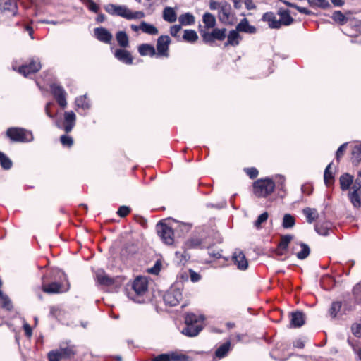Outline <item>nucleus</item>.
I'll use <instances>...</instances> for the list:
<instances>
[{
	"label": "nucleus",
	"instance_id": "obj_34",
	"mask_svg": "<svg viewBox=\"0 0 361 361\" xmlns=\"http://www.w3.org/2000/svg\"><path fill=\"white\" fill-rule=\"evenodd\" d=\"M279 15L281 18L279 19V22L281 23V26L283 25H290L293 22V18L290 15V11L288 10H280L279 11Z\"/></svg>",
	"mask_w": 361,
	"mask_h": 361
},
{
	"label": "nucleus",
	"instance_id": "obj_44",
	"mask_svg": "<svg viewBox=\"0 0 361 361\" xmlns=\"http://www.w3.org/2000/svg\"><path fill=\"white\" fill-rule=\"evenodd\" d=\"M342 304L341 302L336 301L333 302L329 310V313L331 318H336L338 313L340 312Z\"/></svg>",
	"mask_w": 361,
	"mask_h": 361
},
{
	"label": "nucleus",
	"instance_id": "obj_28",
	"mask_svg": "<svg viewBox=\"0 0 361 361\" xmlns=\"http://www.w3.org/2000/svg\"><path fill=\"white\" fill-rule=\"evenodd\" d=\"M302 213L305 216L307 223L312 224L319 216L317 210L314 208L305 207L302 209Z\"/></svg>",
	"mask_w": 361,
	"mask_h": 361
},
{
	"label": "nucleus",
	"instance_id": "obj_26",
	"mask_svg": "<svg viewBox=\"0 0 361 361\" xmlns=\"http://www.w3.org/2000/svg\"><path fill=\"white\" fill-rule=\"evenodd\" d=\"M138 52L141 56H149L151 57L156 54L153 45L149 44H142L138 47Z\"/></svg>",
	"mask_w": 361,
	"mask_h": 361
},
{
	"label": "nucleus",
	"instance_id": "obj_59",
	"mask_svg": "<svg viewBox=\"0 0 361 361\" xmlns=\"http://www.w3.org/2000/svg\"><path fill=\"white\" fill-rule=\"evenodd\" d=\"M245 171L247 173V175L251 178L253 179L256 178L258 175V171L256 168L251 167V168H247L245 169Z\"/></svg>",
	"mask_w": 361,
	"mask_h": 361
},
{
	"label": "nucleus",
	"instance_id": "obj_42",
	"mask_svg": "<svg viewBox=\"0 0 361 361\" xmlns=\"http://www.w3.org/2000/svg\"><path fill=\"white\" fill-rule=\"evenodd\" d=\"M185 42L193 43L198 39L197 32L193 30H185L183 36Z\"/></svg>",
	"mask_w": 361,
	"mask_h": 361
},
{
	"label": "nucleus",
	"instance_id": "obj_43",
	"mask_svg": "<svg viewBox=\"0 0 361 361\" xmlns=\"http://www.w3.org/2000/svg\"><path fill=\"white\" fill-rule=\"evenodd\" d=\"M0 164L4 170H8L12 167V161L3 152H0Z\"/></svg>",
	"mask_w": 361,
	"mask_h": 361
},
{
	"label": "nucleus",
	"instance_id": "obj_48",
	"mask_svg": "<svg viewBox=\"0 0 361 361\" xmlns=\"http://www.w3.org/2000/svg\"><path fill=\"white\" fill-rule=\"evenodd\" d=\"M61 358H71L75 355V352L72 348L67 347L58 350Z\"/></svg>",
	"mask_w": 361,
	"mask_h": 361
},
{
	"label": "nucleus",
	"instance_id": "obj_62",
	"mask_svg": "<svg viewBox=\"0 0 361 361\" xmlns=\"http://www.w3.org/2000/svg\"><path fill=\"white\" fill-rule=\"evenodd\" d=\"M348 143L345 142V143H343V145H341L338 149H337L336 151V159L338 161L340 157L343 155V152L344 150L346 148V146H347Z\"/></svg>",
	"mask_w": 361,
	"mask_h": 361
},
{
	"label": "nucleus",
	"instance_id": "obj_19",
	"mask_svg": "<svg viewBox=\"0 0 361 361\" xmlns=\"http://www.w3.org/2000/svg\"><path fill=\"white\" fill-rule=\"evenodd\" d=\"M76 116L75 114L72 111H66L64 113V127L63 129L66 133H69L72 130L75 125Z\"/></svg>",
	"mask_w": 361,
	"mask_h": 361
},
{
	"label": "nucleus",
	"instance_id": "obj_24",
	"mask_svg": "<svg viewBox=\"0 0 361 361\" xmlns=\"http://www.w3.org/2000/svg\"><path fill=\"white\" fill-rule=\"evenodd\" d=\"M242 39L241 36L239 35V32L237 30H232L229 32L227 36V42L225 43V46L231 45L236 47L239 44L240 41Z\"/></svg>",
	"mask_w": 361,
	"mask_h": 361
},
{
	"label": "nucleus",
	"instance_id": "obj_64",
	"mask_svg": "<svg viewBox=\"0 0 361 361\" xmlns=\"http://www.w3.org/2000/svg\"><path fill=\"white\" fill-rule=\"evenodd\" d=\"M23 329L25 331V334L27 337L30 338L31 337L32 334V331L31 326L27 323L25 322L23 324Z\"/></svg>",
	"mask_w": 361,
	"mask_h": 361
},
{
	"label": "nucleus",
	"instance_id": "obj_46",
	"mask_svg": "<svg viewBox=\"0 0 361 361\" xmlns=\"http://www.w3.org/2000/svg\"><path fill=\"white\" fill-rule=\"evenodd\" d=\"M279 180L277 181V185H276V187L278 188L279 192L278 195L281 197V198L285 196L286 192H285V178L283 176H278Z\"/></svg>",
	"mask_w": 361,
	"mask_h": 361
},
{
	"label": "nucleus",
	"instance_id": "obj_4",
	"mask_svg": "<svg viewBox=\"0 0 361 361\" xmlns=\"http://www.w3.org/2000/svg\"><path fill=\"white\" fill-rule=\"evenodd\" d=\"M7 137L15 142H30L34 139L31 131L23 128L11 127L6 130Z\"/></svg>",
	"mask_w": 361,
	"mask_h": 361
},
{
	"label": "nucleus",
	"instance_id": "obj_1",
	"mask_svg": "<svg viewBox=\"0 0 361 361\" xmlns=\"http://www.w3.org/2000/svg\"><path fill=\"white\" fill-rule=\"evenodd\" d=\"M148 281L146 277L137 276L132 283V290L128 293V297L137 303H143L147 298Z\"/></svg>",
	"mask_w": 361,
	"mask_h": 361
},
{
	"label": "nucleus",
	"instance_id": "obj_33",
	"mask_svg": "<svg viewBox=\"0 0 361 361\" xmlns=\"http://www.w3.org/2000/svg\"><path fill=\"white\" fill-rule=\"evenodd\" d=\"M116 39L120 47L123 48L129 47V38L125 31H118L116 34Z\"/></svg>",
	"mask_w": 361,
	"mask_h": 361
},
{
	"label": "nucleus",
	"instance_id": "obj_55",
	"mask_svg": "<svg viewBox=\"0 0 361 361\" xmlns=\"http://www.w3.org/2000/svg\"><path fill=\"white\" fill-rule=\"evenodd\" d=\"M351 331L355 336L361 338V324H353L351 326Z\"/></svg>",
	"mask_w": 361,
	"mask_h": 361
},
{
	"label": "nucleus",
	"instance_id": "obj_61",
	"mask_svg": "<svg viewBox=\"0 0 361 361\" xmlns=\"http://www.w3.org/2000/svg\"><path fill=\"white\" fill-rule=\"evenodd\" d=\"M181 30V25H174L170 27V34L173 37H177L178 32Z\"/></svg>",
	"mask_w": 361,
	"mask_h": 361
},
{
	"label": "nucleus",
	"instance_id": "obj_10",
	"mask_svg": "<svg viewBox=\"0 0 361 361\" xmlns=\"http://www.w3.org/2000/svg\"><path fill=\"white\" fill-rule=\"evenodd\" d=\"M151 361H190V357L176 352L160 354L153 357Z\"/></svg>",
	"mask_w": 361,
	"mask_h": 361
},
{
	"label": "nucleus",
	"instance_id": "obj_12",
	"mask_svg": "<svg viewBox=\"0 0 361 361\" xmlns=\"http://www.w3.org/2000/svg\"><path fill=\"white\" fill-rule=\"evenodd\" d=\"M51 90L59 105L62 108H65L67 105V102L66 98V93L64 89L54 84L51 86Z\"/></svg>",
	"mask_w": 361,
	"mask_h": 361
},
{
	"label": "nucleus",
	"instance_id": "obj_49",
	"mask_svg": "<svg viewBox=\"0 0 361 361\" xmlns=\"http://www.w3.org/2000/svg\"><path fill=\"white\" fill-rule=\"evenodd\" d=\"M293 239V236L291 235H285L281 236V241L279 244V247L281 250H287L288 246Z\"/></svg>",
	"mask_w": 361,
	"mask_h": 361
},
{
	"label": "nucleus",
	"instance_id": "obj_27",
	"mask_svg": "<svg viewBox=\"0 0 361 361\" xmlns=\"http://www.w3.org/2000/svg\"><path fill=\"white\" fill-rule=\"evenodd\" d=\"M341 189L345 191L350 188V186L353 182V176L348 173H344L339 178Z\"/></svg>",
	"mask_w": 361,
	"mask_h": 361
},
{
	"label": "nucleus",
	"instance_id": "obj_39",
	"mask_svg": "<svg viewBox=\"0 0 361 361\" xmlns=\"http://www.w3.org/2000/svg\"><path fill=\"white\" fill-rule=\"evenodd\" d=\"M97 279L99 284L109 286L114 283V279L106 275L104 271H98L97 273Z\"/></svg>",
	"mask_w": 361,
	"mask_h": 361
},
{
	"label": "nucleus",
	"instance_id": "obj_54",
	"mask_svg": "<svg viewBox=\"0 0 361 361\" xmlns=\"http://www.w3.org/2000/svg\"><path fill=\"white\" fill-rule=\"evenodd\" d=\"M60 141L61 144L66 147H71L73 144V138L71 136L66 135H61L60 137Z\"/></svg>",
	"mask_w": 361,
	"mask_h": 361
},
{
	"label": "nucleus",
	"instance_id": "obj_60",
	"mask_svg": "<svg viewBox=\"0 0 361 361\" xmlns=\"http://www.w3.org/2000/svg\"><path fill=\"white\" fill-rule=\"evenodd\" d=\"M48 358L49 361H59L61 359L58 350L50 352L48 354Z\"/></svg>",
	"mask_w": 361,
	"mask_h": 361
},
{
	"label": "nucleus",
	"instance_id": "obj_38",
	"mask_svg": "<svg viewBox=\"0 0 361 361\" xmlns=\"http://www.w3.org/2000/svg\"><path fill=\"white\" fill-rule=\"evenodd\" d=\"M315 231L321 235H328L330 230V226L328 222L324 223H317L314 225Z\"/></svg>",
	"mask_w": 361,
	"mask_h": 361
},
{
	"label": "nucleus",
	"instance_id": "obj_11",
	"mask_svg": "<svg viewBox=\"0 0 361 361\" xmlns=\"http://www.w3.org/2000/svg\"><path fill=\"white\" fill-rule=\"evenodd\" d=\"M42 290L44 293L54 294V293H61L66 292L69 289V284L67 282L66 286H63L58 282H51L50 283H42Z\"/></svg>",
	"mask_w": 361,
	"mask_h": 361
},
{
	"label": "nucleus",
	"instance_id": "obj_51",
	"mask_svg": "<svg viewBox=\"0 0 361 361\" xmlns=\"http://www.w3.org/2000/svg\"><path fill=\"white\" fill-rule=\"evenodd\" d=\"M349 198L354 207H357L360 205L359 192L352 191L349 193Z\"/></svg>",
	"mask_w": 361,
	"mask_h": 361
},
{
	"label": "nucleus",
	"instance_id": "obj_31",
	"mask_svg": "<svg viewBox=\"0 0 361 361\" xmlns=\"http://www.w3.org/2000/svg\"><path fill=\"white\" fill-rule=\"evenodd\" d=\"M202 22L206 29L214 28L216 24L215 16L210 13H205L202 16Z\"/></svg>",
	"mask_w": 361,
	"mask_h": 361
},
{
	"label": "nucleus",
	"instance_id": "obj_40",
	"mask_svg": "<svg viewBox=\"0 0 361 361\" xmlns=\"http://www.w3.org/2000/svg\"><path fill=\"white\" fill-rule=\"evenodd\" d=\"M332 163H330L325 169L324 173V181L326 186H331L334 180V176L330 171Z\"/></svg>",
	"mask_w": 361,
	"mask_h": 361
},
{
	"label": "nucleus",
	"instance_id": "obj_32",
	"mask_svg": "<svg viewBox=\"0 0 361 361\" xmlns=\"http://www.w3.org/2000/svg\"><path fill=\"white\" fill-rule=\"evenodd\" d=\"M204 317L203 315H197L194 313H187L185 317V324H202Z\"/></svg>",
	"mask_w": 361,
	"mask_h": 361
},
{
	"label": "nucleus",
	"instance_id": "obj_5",
	"mask_svg": "<svg viewBox=\"0 0 361 361\" xmlns=\"http://www.w3.org/2000/svg\"><path fill=\"white\" fill-rule=\"evenodd\" d=\"M183 298L182 290L176 286H171L164 295V301L166 305L174 307L178 305Z\"/></svg>",
	"mask_w": 361,
	"mask_h": 361
},
{
	"label": "nucleus",
	"instance_id": "obj_57",
	"mask_svg": "<svg viewBox=\"0 0 361 361\" xmlns=\"http://www.w3.org/2000/svg\"><path fill=\"white\" fill-rule=\"evenodd\" d=\"M224 1L218 2L214 0H210L209 1V8L212 11L214 10H220L222 7V5L224 4Z\"/></svg>",
	"mask_w": 361,
	"mask_h": 361
},
{
	"label": "nucleus",
	"instance_id": "obj_8",
	"mask_svg": "<svg viewBox=\"0 0 361 361\" xmlns=\"http://www.w3.org/2000/svg\"><path fill=\"white\" fill-rule=\"evenodd\" d=\"M41 67L42 66L39 59H31L28 63L20 66L18 71L25 77H27L30 74L38 72Z\"/></svg>",
	"mask_w": 361,
	"mask_h": 361
},
{
	"label": "nucleus",
	"instance_id": "obj_29",
	"mask_svg": "<svg viewBox=\"0 0 361 361\" xmlns=\"http://www.w3.org/2000/svg\"><path fill=\"white\" fill-rule=\"evenodd\" d=\"M231 349V342L226 341L220 345L215 351V357L221 359L226 357Z\"/></svg>",
	"mask_w": 361,
	"mask_h": 361
},
{
	"label": "nucleus",
	"instance_id": "obj_45",
	"mask_svg": "<svg viewBox=\"0 0 361 361\" xmlns=\"http://www.w3.org/2000/svg\"><path fill=\"white\" fill-rule=\"evenodd\" d=\"M308 2L312 7H319L325 9L331 6L327 0H309Z\"/></svg>",
	"mask_w": 361,
	"mask_h": 361
},
{
	"label": "nucleus",
	"instance_id": "obj_50",
	"mask_svg": "<svg viewBox=\"0 0 361 361\" xmlns=\"http://www.w3.org/2000/svg\"><path fill=\"white\" fill-rule=\"evenodd\" d=\"M0 298L2 301L1 307L8 311H11L13 309V304L10 298L4 293L1 295Z\"/></svg>",
	"mask_w": 361,
	"mask_h": 361
},
{
	"label": "nucleus",
	"instance_id": "obj_18",
	"mask_svg": "<svg viewBox=\"0 0 361 361\" xmlns=\"http://www.w3.org/2000/svg\"><path fill=\"white\" fill-rule=\"evenodd\" d=\"M262 20L267 22L271 29H279L281 27L279 20L273 12H266L262 17Z\"/></svg>",
	"mask_w": 361,
	"mask_h": 361
},
{
	"label": "nucleus",
	"instance_id": "obj_23",
	"mask_svg": "<svg viewBox=\"0 0 361 361\" xmlns=\"http://www.w3.org/2000/svg\"><path fill=\"white\" fill-rule=\"evenodd\" d=\"M163 19L168 23H172L177 20V13L174 8L166 6L162 12Z\"/></svg>",
	"mask_w": 361,
	"mask_h": 361
},
{
	"label": "nucleus",
	"instance_id": "obj_3",
	"mask_svg": "<svg viewBox=\"0 0 361 361\" xmlns=\"http://www.w3.org/2000/svg\"><path fill=\"white\" fill-rule=\"evenodd\" d=\"M276 183L269 178L258 179L254 182L253 191L257 197H266L271 194Z\"/></svg>",
	"mask_w": 361,
	"mask_h": 361
},
{
	"label": "nucleus",
	"instance_id": "obj_56",
	"mask_svg": "<svg viewBox=\"0 0 361 361\" xmlns=\"http://www.w3.org/2000/svg\"><path fill=\"white\" fill-rule=\"evenodd\" d=\"M130 212V208L127 206H121L117 212V214L121 217L126 216Z\"/></svg>",
	"mask_w": 361,
	"mask_h": 361
},
{
	"label": "nucleus",
	"instance_id": "obj_30",
	"mask_svg": "<svg viewBox=\"0 0 361 361\" xmlns=\"http://www.w3.org/2000/svg\"><path fill=\"white\" fill-rule=\"evenodd\" d=\"M300 247L301 250L300 251L298 252L295 255L299 259H306L310 253V247L304 243H297L296 247ZM297 247H294L293 250H296Z\"/></svg>",
	"mask_w": 361,
	"mask_h": 361
},
{
	"label": "nucleus",
	"instance_id": "obj_6",
	"mask_svg": "<svg viewBox=\"0 0 361 361\" xmlns=\"http://www.w3.org/2000/svg\"><path fill=\"white\" fill-rule=\"evenodd\" d=\"M226 28L219 29L214 28L212 32H207L206 30H202L200 31L201 36L202 37L203 41L207 44H212L214 42L215 40L222 41L226 38Z\"/></svg>",
	"mask_w": 361,
	"mask_h": 361
},
{
	"label": "nucleus",
	"instance_id": "obj_41",
	"mask_svg": "<svg viewBox=\"0 0 361 361\" xmlns=\"http://www.w3.org/2000/svg\"><path fill=\"white\" fill-rule=\"evenodd\" d=\"M295 224V219L290 214H286L283 217L282 226L283 228L288 229L293 228Z\"/></svg>",
	"mask_w": 361,
	"mask_h": 361
},
{
	"label": "nucleus",
	"instance_id": "obj_37",
	"mask_svg": "<svg viewBox=\"0 0 361 361\" xmlns=\"http://www.w3.org/2000/svg\"><path fill=\"white\" fill-rule=\"evenodd\" d=\"M178 20L180 23V25L184 26L192 25L195 22L194 16L188 12L181 14L179 16Z\"/></svg>",
	"mask_w": 361,
	"mask_h": 361
},
{
	"label": "nucleus",
	"instance_id": "obj_9",
	"mask_svg": "<svg viewBox=\"0 0 361 361\" xmlns=\"http://www.w3.org/2000/svg\"><path fill=\"white\" fill-rule=\"evenodd\" d=\"M157 230L159 235L162 240L168 245L173 243V229L166 224L159 223L157 225Z\"/></svg>",
	"mask_w": 361,
	"mask_h": 361
},
{
	"label": "nucleus",
	"instance_id": "obj_14",
	"mask_svg": "<svg viewBox=\"0 0 361 361\" xmlns=\"http://www.w3.org/2000/svg\"><path fill=\"white\" fill-rule=\"evenodd\" d=\"M94 37L100 42L110 44L112 39V34L105 27H100L94 29Z\"/></svg>",
	"mask_w": 361,
	"mask_h": 361
},
{
	"label": "nucleus",
	"instance_id": "obj_2",
	"mask_svg": "<svg viewBox=\"0 0 361 361\" xmlns=\"http://www.w3.org/2000/svg\"><path fill=\"white\" fill-rule=\"evenodd\" d=\"M105 11L111 16H117L128 20L141 19L145 17L143 11H132L125 5L109 4L104 6Z\"/></svg>",
	"mask_w": 361,
	"mask_h": 361
},
{
	"label": "nucleus",
	"instance_id": "obj_7",
	"mask_svg": "<svg viewBox=\"0 0 361 361\" xmlns=\"http://www.w3.org/2000/svg\"><path fill=\"white\" fill-rule=\"evenodd\" d=\"M218 18L224 24L233 25L235 23V15L232 12L230 4L224 1L221 8L218 11Z\"/></svg>",
	"mask_w": 361,
	"mask_h": 361
},
{
	"label": "nucleus",
	"instance_id": "obj_36",
	"mask_svg": "<svg viewBox=\"0 0 361 361\" xmlns=\"http://www.w3.org/2000/svg\"><path fill=\"white\" fill-rule=\"evenodd\" d=\"M75 103L78 109H81L82 110H88L91 107L90 102L85 94L77 97Z\"/></svg>",
	"mask_w": 361,
	"mask_h": 361
},
{
	"label": "nucleus",
	"instance_id": "obj_13",
	"mask_svg": "<svg viewBox=\"0 0 361 361\" xmlns=\"http://www.w3.org/2000/svg\"><path fill=\"white\" fill-rule=\"evenodd\" d=\"M171 43V39L168 35H161L157 39V49L158 56H169V46Z\"/></svg>",
	"mask_w": 361,
	"mask_h": 361
},
{
	"label": "nucleus",
	"instance_id": "obj_63",
	"mask_svg": "<svg viewBox=\"0 0 361 361\" xmlns=\"http://www.w3.org/2000/svg\"><path fill=\"white\" fill-rule=\"evenodd\" d=\"M190 280L192 281V282H197L198 281L200 280V275L199 274H197V272H195V271L192 270V269H190Z\"/></svg>",
	"mask_w": 361,
	"mask_h": 361
},
{
	"label": "nucleus",
	"instance_id": "obj_47",
	"mask_svg": "<svg viewBox=\"0 0 361 361\" xmlns=\"http://www.w3.org/2000/svg\"><path fill=\"white\" fill-rule=\"evenodd\" d=\"M269 217V214L267 212L261 214L257 219V220L254 222V226L257 229L262 228V224L265 223Z\"/></svg>",
	"mask_w": 361,
	"mask_h": 361
},
{
	"label": "nucleus",
	"instance_id": "obj_25",
	"mask_svg": "<svg viewBox=\"0 0 361 361\" xmlns=\"http://www.w3.org/2000/svg\"><path fill=\"white\" fill-rule=\"evenodd\" d=\"M0 8L3 12H11L12 16H15L17 12V4L15 0H4L0 3Z\"/></svg>",
	"mask_w": 361,
	"mask_h": 361
},
{
	"label": "nucleus",
	"instance_id": "obj_21",
	"mask_svg": "<svg viewBox=\"0 0 361 361\" xmlns=\"http://www.w3.org/2000/svg\"><path fill=\"white\" fill-rule=\"evenodd\" d=\"M114 56L121 62L130 65L133 63V57L130 53L123 49H117L114 52Z\"/></svg>",
	"mask_w": 361,
	"mask_h": 361
},
{
	"label": "nucleus",
	"instance_id": "obj_16",
	"mask_svg": "<svg viewBox=\"0 0 361 361\" xmlns=\"http://www.w3.org/2000/svg\"><path fill=\"white\" fill-rule=\"evenodd\" d=\"M184 248L185 250L188 249H204L207 247V245H205L204 240L198 237H192L188 239L184 243Z\"/></svg>",
	"mask_w": 361,
	"mask_h": 361
},
{
	"label": "nucleus",
	"instance_id": "obj_22",
	"mask_svg": "<svg viewBox=\"0 0 361 361\" xmlns=\"http://www.w3.org/2000/svg\"><path fill=\"white\" fill-rule=\"evenodd\" d=\"M305 324V314L302 312L296 311L290 313V326L298 328Z\"/></svg>",
	"mask_w": 361,
	"mask_h": 361
},
{
	"label": "nucleus",
	"instance_id": "obj_17",
	"mask_svg": "<svg viewBox=\"0 0 361 361\" xmlns=\"http://www.w3.org/2000/svg\"><path fill=\"white\" fill-rule=\"evenodd\" d=\"M185 324L181 333L189 337L196 336L203 329L202 324H194L190 323Z\"/></svg>",
	"mask_w": 361,
	"mask_h": 361
},
{
	"label": "nucleus",
	"instance_id": "obj_15",
	"mask_svg": "<svg viewBox=\"0 0 361 361\" xmlns=\"http://www.w3.org/2000/svg\"><path fill=\"white\" fill-rule=\"evenodd\" d=\"M233 259L239 269L245 270L247 268L248 262L242 251L236 250L233 252Z\"/></svg>",
	"mask_w": 361,
	"mask_h": 361
},
{
	"label": "nucleus",
	"instance_id": "obj_53",
	"mask_svg": "<svg viewBox=\"0 0 361 361\" xmlns=\"http://www.w3.org/2000/svg\"><path fill=\"white\" fill-rule=\"evenodd\" d=\"M353 159H354L357 163L361 161V146L356 145L354 147L352 152Z\"/></svg>",
	"mask_w": 361,
	"mask_h": 361
},
{
	"label": "nucleus",
	"instance_id": "obj_52",
	"mask_svg": "<svg viewBox=\"0 0 361 361\" xmlns=\"http://www.w3.org/2000/svg\"><path fill=\"white\" fill-rule=\"evenodd\" d=\"M332 18L335 22L343 25L346 21V17L339 11H335L332 15Z\"/></svg>",
	"mask_w": 361,
	"mask_h": 361
},
{
	"label": "nucleus",
	"instance_id": "obj_58",
	"mask_svg": "<svg viewBox=\"0 0 361 361\" xmlns=\"http://www.w3.org/2000/svg\"><path fill=\"white\" fill-rule=\"evenodd\" d=\"M86 5H87L88 9L92 12L97 13L99 11V6L96 3H94L92 0H90L86 4Z\"/></svg>",
	"mask_w": 361,
	"mask_h": 361
},
{
	"label": "nucleus",
	"instance_id": "obj_20",
	"mask_svg": "<svg viewBox=\"0 0 361 361\" xmlns=\"http://www.w3.org/2000/svg\"><path fill=\"white\" fill-rule=\"evenodd\" d=\"M235 29L239 32H244L246 34H255L257 32V28L249 23L246 18H243L239 23L236 25Z\"/></svg>",
	"mask_w": 361,
	"mask_h": 361
},
{
	"label": "nucleus",
	"instance_id": "obj_35",
	"mask_svg": "<svg viewBox=\"0 0 361 361\" xmlns=\"http://www.w3.org/2000/svg\"><path fill=\"white\" fill-rule=\"evenodd\" d=\"M140 28L144 33L151 35H156L159 32L158 29L154 25L145 21L140 23Z\"/></svg>",
	"mask_w": 361,
	"mask_h": 361
}]
</instances>
